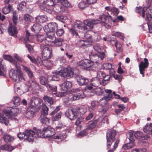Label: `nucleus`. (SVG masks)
Returning a JSON list of instances; mask_svg holds the SVG:
<instances>
[{"label": "nucleus", "mask_w": 152, "mask_h": 152, "mask_svg": "<svg viewBox=\"0 0 152 152\" xmlns=\"http://www.w3.org/2000/svg\"><path fill=\"white\" fill-rule=\"evenodd\" d=\"M101 21L97 19L86 20L84 21V22L80 20H76L74 23L73 27L69 29V32L73 36L77 37L78 35V31L76 28H77L79 29V31L85 33L89 30L87 26L89 27L90 29L93 28L94 25L99 23L107 28L110 27V24L113 21L112 17L109 15H106L102 14L99 17Z\"/></svg>", "instance_id": "obj_1"}, {"label": "nucleus", "mask_w": 152, "mask_h": 152, "mask_svg": "<svg viewBox=\"0 0 152 152\" xmlns=\"http://www.w3.org/2000/svg\"><path fill=\"white\" fill-rule=\"evenodd\" d=\"M3 58L4 59L13 64L16 68L15 70H14L9 73L10 77L15 82H18L22 80H25L20 68L19 65L17 64V61L9 55H5L4 56Z\"/></svg>", "instance_id": "obj_2"}, {"label": "nucleus", "mask_w": 152, "mask_h": 152, "mask_svg": "<svg viewBox=\"0 0 152 152\" xmlns=\"http://www.w3.org/2000/svg\"><path fill=\"white\" fill-rule=\"evenodd\" d=\"M37 4L41 10L44 12L51 13L52 11L50 6L53 5V2L51 0H38Z\"/></svg>", "instance_id": "obj_3"}, {"label": "nucleus", "mask_w": 152, "mask_h": 152, "mask_svg": "<svg viewBox=\"0 0 152 152\" xmlns=\"http://www.w3.org/2000/svg\"><path fill=\"white\" fill-rule=\"evenodd\" d=\"M45 37L44 35L38 34L37 36H31L30 33L27 30L26 31V34L25 40L26 42L29 41L30 42H34L37 41L39 42H42L44 43Z\"/></svg>", "instance_id": "obj_4"}, {"label": "nucleus", "mask_w": 152, "mask_h": 152, "mask_svg": "<svg viewBox=\"0 0 152 152\" xmlns=\"http://www.w3.org/2000/svg\"><path fill=\"white\" fill-rule=\"evenodd\" d=\"M135 12L141 14L143 18L146 15V19H148V20H150L152 19V10L148 8L144 7L142 8L141 7H137Z\"/></svg>", "instance_id": "obj_5"}, {"label": "nucleus", "mask_w": 152, "mask_h": 152, "mask_svg": "<svg viewBox=\"0 0 152 152\" xmlns=\"http://www.w3.org/2000/svg\"><path fill=\"white\" fill-rule=\"evenodd\" d=\"M35 133L33 131L27 129L25 132L20 133L18 134L17 136L20 140L23 139L27 140L29 142L33 141L34 140V136Z\"/></svg>", "instance_id": "obj_6"}, {"label": "nucleus", "mask_w": 152, "mask_h": 152, "mask_svg": "<svg viewBox=\"0 0 152 152\" xmlns=\"http://www.w3.org/2000/svg\"><path fill=\"white\" fill-rule=\"evenodd\" d=\"M44 43H42L40 48L42 49V56L43 59L47 60L50 58L52 56V51L51 48L46 46Z\"/></svg>", "instance_id": "obj_7"}, {"label": "nucleus", "mask_w": 152, "mask_h": 152, "mask_svg": "<svg viewBox=\"0 0 152 152\" xmlns=\"http://www.w3.org/2000/svg\"><path fill=\"white\" fill-rule=\"evenodd\" d=\"M115 131L113 129H111L107 131L106 134L107 148H110L112 142L115 140Z\"/></svg>", "instance_id": "obj_8"}, {"label": "nucleus", "mask_w": 152, "mask_h": 152, "mask_svg": "<svg viewBox=\"0 0 152 152\" xmlns=\"http://www.w3.org/2000/svg\"><path fill=\"white\" fill-rule=\"evenodd\" d=\"M58 74L61 77L68 78L72 77L74 72L70 67L64 68L58 71Z\"/></svg>", "instance_id": "obj_9"}, {"label": "nucleus", "mask_w": 152, "mask_h": 152, "mask_svg": "<svg viewBox=\"0 0 152 152\" xmlns=\"http://www.w3.org/2000/svg\"><path fill=\"white\" fill-rule=\"evenodd\" d=\"M72 91L75 93L70 95L73 101L78 100L85 97L83 91L79 88L72 89Z\"/></svg>", "instance_id": "obj_10"}, {"label": "nucleus", "mask_w": 152, "mask_h": 152, "mask_svg": "<svg viewBox=\"0 0 152 152\" xmlns=\"http://www.w3.org/2000/svg\"><path fill=\"white\" fill-rule=\"evenodd\" d=\"M99 54L100 55H95L91 53V54L90 55V57L93 65L94 63L100 64L102 63V60L104 58L105 54L104 53H102L101 54Z\"/></svg>", "instance_id": "obj_11"}, {"label": "nucleus", "mask_w": 152, "mask_h": 152, "mask_svg": "<svg viewBox=\"0 0 152 152\" xmlns=\"http://www.w3.org/2000/svg\"><path fill=\"white\" fill-rule=\"evenodd\" d=\"M55 38L54 32H48L47 34V37L44 40V45H48L53 44Z\"/></svg>", "instance_id": "obj_12"}, {"label": "nucleus", "mask_w": 152, "mask_h": 152, "mask_svg": "<svg viewBox=\"0 0 152 152\" xmlns=\"http://www.w3.org/2000/svg\"><path fill=\"white\" fill-rule=\"evenodd\" d=\"M77 64L78 66L84 69H87L93 65L91 61L86 59L81 60Z\"/></svg>", "instance_id": "obj_13"}, {"label": "nucleus", "mask_w": 152, "mask_h": 152, "mask_svg": "<svg viewBox=\"0 0 152 152\" xmlns=\"http://www.w3.org/2000/svg\"><path fill=\"white\" fill-rule=\"evenodd\" d=\"M43 131L45 133V137H53L55 133V129L50 126L44 127Z\"/></svg>", "instance_id": "obj_14"}, {"label": "nucleus", "mask_w": 152, "mask_h": 152, "mask_svg": "<svg viewBox=\"0 0 152 152\" xmlns=\"http://www.w3.org/2000/svg\"><path fill=\"white\" fill-rule=\"evenodd\" d=\"M144 62L141 61L139 65L140 73L142 75L143 77H144V73L143 72L145 71V69L148 67L149 64L147 58H144Z\"/></svg>", "instance_id": "obj_15"}, {"label": "nucleus", "mask_w": 152, "mask_h": 152, "mask_svg": "<svg viewBox=\"0 0 152 152\" xmlns=\"http://www.w3.org/2000/svg\"><path fill=\"white\" fill-rule=\"evenodd\" d=\"M75 111L73 107L71 109L70 111H66L65 112V115L71 120H74L77 118V114L75 112Z\"/></svg>", "instance_id": "obj_16"}, {"label": "nucleus", "mask_w": 152, "mask_h": 152, "mask_svg": "<svg viewBox=\"0 0 152 152\" xmlns=\"http://www.w3.org/2000/svg\"><path fill=\"white\" fill-rule=\"evenodd\" d=\"M74 108L75 110V112L77 114V117L79 115H83L87 110L86 107L84 105L81 106L80 107H74Z\"/></svg>", "instance_id": "obj_17"}, {"label": "nucleus", "mask_w": 152, "mask_h": 152, "mask_svg": "<svg viewBox=\"0 0 152 152\" xmlns=\"http://www.w3.org/2000/svg\"><path fill=\"white\" fill-rule=\"evenodd\" d=\"M46 28L48 32H54L58 29V25L55 22L50 23L47 25Z\"/></svg>", "instance_id": "obj_18"}, {"label": "nucleus", "mask_w": 152, "mask_h": 152, "mask_svg": "<svg viewBox=\"0 0 152 152\" xmlns=\"http://www.w3.org/2000/svg\"><path fill=\"white\" fill-rule=\"evenodd\" d=\"M72 86V83L68 81H64L60 85V88L62 91H66Z\"/></svg>", "instance_id": "obj_19"}, {"label": "nucleus", "mask_w": 152, "mask_h": 152, "mask_svg": "<svg viewBox=\"0 0 152 152\" xmlns=\"http://www.w3.org/2000/svg\"><path fill=\"white\" fill-rule=\"evenodd\" d=\"M42 102V100L38 97H32L29 103L30 105L31 108L35 107L38 104L41 103Z\"/></svg>", "instance_id": "obj_20"}, {"label": "nucleus", "mask_w": 152, "mask_h": 152, "mask_svg": "<svg viewBox=\"0 0 152 152\" xmlns=\"http://www.w3.org/2000/svg\"><path fill=\"white\" fill-rule=\"evenodd\" d=\"M28 57L30 59L31 61L33 63L37 64L38 65H39L38 63H39V64L40 65H44V63L46 61H47V60H45L42 61V60L40 58H38L37 60L34 58H32L29 55H27Z\"/></svg>", "instance_id": "obj_21"}, {"label": "nucleus", "mask_w": 152, "mask_h": 152, "mask_svg": "<svg viewBox=\"0 0 152 152\" xmlns=\"http://www.w3.org/2000/svg\"><path fill=\"white\" fill-rule=\"evenodd\" d=\"M77 80L78 83L81 86L84 84H87L89 82V80L88 79L80 76H78L77 77Z\"/></svg>", "instance_id": "obj_22"}, {"label": "nucleus", "mask_w": 152, "mask_h": 152, "mask_svg": "<svg viewBox=\"0 0 152 152\" xmlns=\"http://www.w3.org/2000/svg\"><path fill=\"white\" fill-rule=\"evenodd\" d=\"M23 70L27 74L28 77L32 78L34 77V75L32 71L30 68L23 64L21 65Z\"/></svg>", "instance_id": "obj_23"}, {"label": "nucleus", "mask_w": 152, "mask_h": 152, "mask_svg": "<svg viewBox=\"0 0 152 152\" xmlns=\"http://www.w3.org/2000/svg\"><path fill=\"white\" fill-rule=\"evenodd\" d=\"M8 32L10 34L11 36L16 37V34L18 33V31L16 27L15 26H12V25H10L9 26Z\"/></svg>", "instance_id": "obj_24"}, {"label": "nucleus", "mask_w": 152, "mask_h": 152, "mask_svg": "<svg viewBox=\"0 0 152 152\" xmlns=\"http://www.w3.org/2000/svg\"><path fill=\"white\" fill-rule=\"evenodd\" d=\"M91 84L94 87H98L100 85H102V80L97 77L93 78L91 80Z\"/></svg>", "instance_id": "obj_25"}, {"label": "nucleus", "mask_w": 152, "mask_h": 152, "mask_svg": "<svg viewBox=\"0 0 152 152\" xmlns=\"http://www.w3.org/2000/svg\"><path fill=\"white\" fill-rule=\"evenodd\" d=\"M134 136L136 139L140 140H145L146 138L143 134L142 132L139 131L135 132Z\"/></svg>", "instance_id": "obj_26"}, {"label": "nucleus", "mask_w": 152, "mask_h": 152, "mask_svg": "<svg viewBox=\"0 0 152 152\" xmlns=\"http://www.w3.org/2000/svg\"><path fill=\"white\" fill-rule=\"evenodd\" d=\"M60 76V75L58 74V71L53 75H48L47 76V80L49 81L52 80L56 81H58L59 80Z\"/></svg>", "instance_id": "obj_27"}, {"label": "nucleus", "mask_w": 152, "mask_h": 152, "mask_svg": "<svg viewBox=\"0 0 152 152\" xmlns=\"http://www.w3.org/2000/svg\"><path fill=\"white\" fill-rule=\"evenodd\" d=\"M143 131L147 133L152 134V124H147L143 127Z\"/></svg>", "instance_id": "obj_28"}, {"label": "nucleus", "mask_w": 152, "mask_h": 152, "mask_svg": "<svg viewBox=\"0 0 152 152\" xmlns=\"http://www.w3.org/2000/svg\"><path fill=\"white\" fill-rule=\"evenodd\" d=\"M97 121H89L86 124V129L87 130L89 129H92L95 127L97 125Z\"/></svg>", "instance_id": "obj_29"}, {"label": "nucleus", "mask_w": 152, "mask_h": 152, "mask_svg": "<svg viewBox=\"0 0 152 152\" xmlns=\"http://www.w3.org/2000/svg\"><path fill=\"white\" fill-rule=\"evenodd\" d=\"M63 41V39L60 38H55V39H54L53 44L56 46H60L61 45H63L64 46H65V47H67V45L66 44H64L63 45L62 44V42Z\"/></svg>", "instance_id": "obj_30"}, {"label": "nucleus", "mask_w": 152, "mask_h": 152, "mask_svg": "<svg viewBox=\"0 0 152 152\" xmlns=\"http://www.w3.org/2000/svg\"><path fill=\"white\" fill-rule=\"evenodd\" d=\"M14 149L15 148L14 147L7 144L2 145L0 146V149L9 151H11Z\"/></svg>", "instance_id": "obj_31"}, {"label": "nucleus", "mask_w": 152, "mask_h": 152, "mask_svg": "<svg viewBox=\"0 0 152 152\" xmlns=\"http://www.w3.org/2000/svg\"><path fill=\"white\" fill-rule=\"evenodd\" d=\"M36 21L39 23H43L48 20L47 17L45 15L39 16L36 18Z\"/></svg>", "instance_id": "obj_32"}, {"label": "nucleus", "mask_w": 152, "mask_h": 152, "mask_svg": "<svg viewBox=\"0 0 152 152\" xmlns=\"http://www.w3.org/2000/svg\"><path fill=\"white\" fill-rule=\"evenodd\" d=\"M33 131L35 133V135L34 136V139L35 138L36 139L37 137L42 138L45 137V133L43 131V129L42 130L41 129H37L36 131V134L35 132Z\"/></svg>", "instance_id": "obj_33"}, {"label": "nucleus", "mask_w": 152, "mask_h": 152, "mask_svg": "<svg viewBox=\"0 0 152 152\" xmlns=\"http://www.w3.org/2000/svg\"><path fill=\"white\" fill-rule=\"evenodd\" d=\"M3 138L6 142H11L15 139L14 137L8 134H5L4 135Z\"/></svg>", "instance_id": "obj_34"}, {"label": "nucleus", "mask_w": 152, "mask_h": 152, "mask_svg": "<svg viewBox=\"0 0 152 152\" xmlns=\"http://www.w3.org/2000/svg\"><path fill=\"white\" fill-rule=\"evenodd\" d=\"M43 99L45 102H47L50 104L51 108H52L53 107L51 106L53 104L54 101L53 98L49 97L47 95H46L43 97Z\"/></svg>", "instance_id": "obj_35"}, {"label": "nucleus", "mask_w": 152, "mask_h": 152, "mask_svg": "<svg viewBox=\"0 0 152 152\" xmlns=\"http://www.w3.org/2000/svg\"><path fill=\"white\" fill-rule=\"evenodd\" d=\"M42 26L38 23H35L32 26L31 30L36 33L38 32L41 30Z\"/></svg>", "instance_id": "obj_36"}, {"label": "nucleus", "mask_w": 152, "mask_h": 152, "mask_svg": "<svg viewBox=\"0 0 152 152\" xmlns=\"http://www.w3.org/2000/svg\"><path fill=\"white\" fill-rule=\"evenodd\" d=\"M34 114V111L33 109L29 108L27 110L26 112L25 115L27 118H30L33 117Z\"/></svg>", "instance_id": "obj_37"}, {"label": "nucleus", "mask_w": 152, "mask_h": 152, "mask_svg": "<svg viewBox=\"0 0 152 152\" xmlns=\"http://www.w3.org/2000/svg\"><path fill=\"white\" fill-rule=\"evenodd\" d=\"M46 115H41L39 119L42 124L50 123V119L46 117Z\"/></svg>", "instance_id": "obj_38"}, {"label": "nucleus", "mask_w": 152, "mask_h": 152, "mask_svg": "<svg viewBox=\"0 0 152 152\" xmlns=\"http://www.w3.org/2000/svg\"><path fill=\"white\" fill-rule=\"evenodd\" d=\"M73 100L70 96L67 98H65L64 100V104L66 107H69L71 104Z\"/></svg>", "instance_id": "obj_39"}, {"label": "nucleus", "mask_w": 152, "mask_h": 152, "mask_svg": "<svg viewBox=\"0 0 152 152\" xmlns=\"http://www.w3.org/2000/svg\"><path fill=\"white\" fill-rule=\"evenodd\" d=\"M49 109L47 106L45 104H43L41 111V115L47 116L48 115V111Z\"/></svg>", "instance_id": "obj_40"}, {"label": "nucleus", "mask_w": 152, "mask_h": 152, "mask_svg": "<svg viewBox=\"0 0 152 152\" xmlns=\"http://www.w3.org/2000/svg\"><path fill=\"white\" fill-rule=\"evenodd\" d=\"M134 145L133 141H130L127 143L125 144L122 146V148L124 149H130L132 148Z\"/></svg>", "instance_id": "obj_41"}, {"label": "nucleus", "mask_w": 152, "mask_h": 152, "mask_svg": "<svg viewBox=\"0 0 152 152\" xmlns=\"http://www.w3.org/2000/svg\"><path fill=\"white\" fill-rule=\"evenodd\" d=\"M115 46L118 53H121L122 52L123 49L122 45L120 42L118 41H116L115 42Z\"/></svg>", "instance_id": "obj_42"}, {"label": "nucleus", "mask_w": 152, "mask_h": 152, "mask_svg": "<svg viewBox=\"0 0 152 152\" xmlns=\"http://www.w3.org/2000/svg\"><path fill=\"white\" fill-rule=\"evenodd\" d=\"M111 77V76L110 75H105L102 80V85H105L108 83V81H109Z\"/></svg>", "instance_id": "obj_43"}, {"label": "nucleus", "mask_w": 152, "mask_h": 152, "mask_svg": "<svg viewBox=\"0 0 152 152\" xmlns=\"http://www.w3.org/2000/svg\"><path fill=\"white\" fill-rule=\"evenodd\" d=\"M98 104L97 101H92L91 103V106L89 107V110L91 112L94 110L98 105Z\"/></svg>", "instance_id": "obj_44"}, {"label": "nucleus", "mask_w": 152, "mask_h": 152, "mask_svg": "<svg viewBox=\"0 0 152 152\" xmlns=\"http://www.w3.org/2000/svg\"><path fill=\"white\" fill-rule=\"evenodd\" d=\"M66 125L64 124L61 122H59L55 128L57 131H59L61 130L65 129Z\"/></svg>", "instance_id": "obj_45"}, {"label": "nucleus", "mask_w": 152, "mask_h": 152, "mask_svg": "<svg viewBox=\"0 0 152 152\" xmlns=\"http://www.w3.org/2000/svg\"><path fill=\"white\" fill-rule=\"evenodd\" d=\"M12 101L15 106H18L20 104V99L18 96H14Z\"/></svg>", "instance_id": "obj_46"}, {"label": "nucleus", "mask_w": 152, "mask_h": 152, "mask_svg": "<svg viewBox=\"0 0 152 152\" xmlns=\"http://www.w3.org/2000/svg\"><path fill=\"white\" fill-rule=\"evenodd\" d=\"M112 96V94H108L106 96L104 97L103 98L100 99V102L104 101V104L107 103V102L110 100Z\"/></svg>", "instance_id": "obj_47"}, {"label": "nucleus", "mask_w": 152, "mask_h": 152, "mask_svg": "<svg viewBox=\"0 0 152 152\" xmlns=\"http://www.w3.org/2000/svg\"><path fill=\"white\" fill-rule=\"evenodd\" d=\"M112 35L115 37H119L122 39H124L123 34L119 32L113 31L112 32Z\"/></svg>", "instance_id": "obj_48"}, {"label": "nucleus", "mask_w": 152, "mask_h": 152, "mask_svg": "<svg viewBox=\"0 0 152 152\" xmlns=\"http://www.w3.org/2000/svg\"><path fill=\"white\" fill-rule=\"evenodd\" d=\"M52 137L54 139L60 140L61 141L65 138L66 137V135L64 134H63L62 135L61 134H58L53 136Z\"/></svg>", "instance_id": "obj_49"}, {"label": "nucleus", "mask_w": 152, "mask_h": 152, "mask_svg": "<svg viewBox=\"0 0 152 152\" xmlns=\"http://www.w3.org/2000/svg\"><path fill=\"white\" fill-rule=\"evenodd\" d=\"M60 2L64 7H68L70 6V3L67 0H61Z\"/></svg>", "instance_id": "obj_50"}, {"label": "nucleus", "mask_w": 152, "mask_h": 152, "mask_svg": "<svg viewBox=\"0 0 152 152\" xmlns=\"http://www.w3.org/2000/svg\"><path fill=\"white\" fill-rule=\"evenodd\" d=\"M94 91L95 93L98 96L102 95L104 91L103 89H102L100 87L95 89Z\"/></svg>", "instance_id": "obj_51"}, {"label": "nucleus", "mask_w": 152, "mask_h": 152, "mask_svg": "<svg viewBox=\"0 0 152 152\" xmlns=\"http://www.w3.org/2000/svg\"><path fill=\"white\" fill-rule=\"evenodd\" d=\"M133 132H134L133 131L130 130L128 133L127 137L130 141L134 142V140Z\"/></svg>", "instance_id": "obj_52"}, {"label": "nucleus", "mask_w": 152, "mask_h": 152, "mask_svg": "<svg viewBox=\"0 0 152 152\" xmlns=\"http://www.w3.org/2000/svg\"><path fill=\"white\" fill-rule=\"evenodd\" d=\"M87 6V3L85 1H81L78 4V7L81 9H84Z\"/></svg>", "instance_id": "obj_53"}, {"label": "nucleus", "mask_w": 152, "mask_h": 152, "mask_svg": "<svg viewBox=\"0 0 152 152\" xmlns=\"http://www.w3.org/2000/svg\"><path fill=\"white\" fill-rule=\"evenodd\" d=\"M93 48L95 51L97 53L101 54L102 53H103L102 51L100 46L99 45H95L93 46Z\"/></svg>", "instance_id": "obj_54"}, {"label": "nucleus", "mask_w": 152, "mask_h": 152, "mask_svg": "<svg viewBox=\"0 0 152 152\" xmlns=\"http://www.w3.org/2000/svg\"><path fill=\"white\" fill-rule=\"evenodd\" d=\"M26 3L24 1L21 2L18 6V10H22L25 7Z\"/></svg>", "instance_id": "obj_55"}, {"label": "nucleus", "mask_w": 152, "mask_h": 152, "mask_svg": "<svg viewBox=\"0 0 152 152\" xmlns=\"http://www.w3.org/2000/svg\"><path fill=\"white\" fill-rule=\"evenodd\" d=\"M107 110V108L106 105L100 106V107L99 108V112L102 114H105L106 113Z\"/></svg>", "instance_id": "obj_56"}, {"label": "nucleus", "mask_w": 152, "mask_h": 152, "mask_svg": "<svg viewBox=\"0 0 152 152\" xmlns=\"http://www.w3.org/2000/svg\"><path fill=\"white\" fill-rule=\"evenodd\" d=\"M40 82L41 84L44 85L46 87V85L48 84L47 83V81L46 78L43 76L40 77Z\"/></svg>", "instance_id": "obj_57"}, {"label": "nucleus", "mask_w": 152, "mask_h": 152, "mask_svg": "<svg viewBox=\"0 0 152 152\" xmlns=\"http://www.w3.org/2000/svg\"><path fill=\"white\" fill-rule=\"evenodd\" d=\"M90 42L88 40H81L80 41L79 45L81 46H86L89 45Z\"/></svg>", "instance_id": "obj_58"}, {"label": "nucleus", "mask_w": 152, "mask_h": 152, "mask_svg": "<svg viewBox=\"0 0 152 152\" xmlns=\"http://www.w3.org/2000/svg\"><path fill=\"white\" fill-rule=\"evenodd\" d=\"M46 87L52 91L56 92L57 90V87L55 85H50L48 84L46 85Z\"/></svg>", "instance_id": "obj_59"}, {"label": "nucleus", "mask_w": 152, "mask_h": 152, "mask_svg": "<svg viewBox=\"0 0 152 152\" xmlns=\"http://www.w3.org/2000/svg\"><path fill=\"white\" fill-rule=\"evenodd\" d=\"M62 113H59L58 114L52 117V120L53 121H55L59 120L61 117Z\"/></svg>", "instance_id": "obj_60"}, {"label": "nucleus", "mask_w": 152, "mask_h": 152, "mask_svg": "<svg viewBox=\"0 0 152 152\" xmlns=\"http://www.w3.org/2000/svg\"><path fill=\"white\" fill-rule=\"evenodd\" d=\"M112 66L111 64L109 63H106L103 64L102 68L104 69L109 70L111 68Z\"/></svg>", "instance_id": "obj_61"}, {"label": "nucleus", "mask_w": 152, "mask_h": 152, "mask_svg": "<svg viewBox=\"0 0 152 152\" xmlns=\"http://www.w3.org/2000/svg\"><path fill=\"white\" fill-rule=\"evenodd\" d=\"M119 142V140H116L115 141L114 143V144L113 146V148L110 149L108 152H113V151L117 147Z\"/></svg>", "instance_id": "obj_62"}, {"label": "nucleus", "mask_w": 152, "mask_h": 152, "mask_svg": "<svg viewBox=\"0 0 152 152\" xmlns=\"http://www.w3.org/2000/svg\"><path fill=\"white\" fill-rule=\"evenodd\" d=\"M56 19L62 22H64L67 19V17L65 16H58L56 17Z\"/></svg>", "instance_id": "obj_63"}, {"label": "nucleus", "mask_w": 152, "mask_h": 152, "mask_svg": "<svg viewBox=\"0 0 152 152\" xmlns=\"http://www.w3.org/2000/svg\"><path fill=\"white\" fill-rule=\"evenodd\" d=\"M146 149L144 148H135L132 150V152H146Z\"/></svg>", "instance_id": "obj_64"}]
</instances>
